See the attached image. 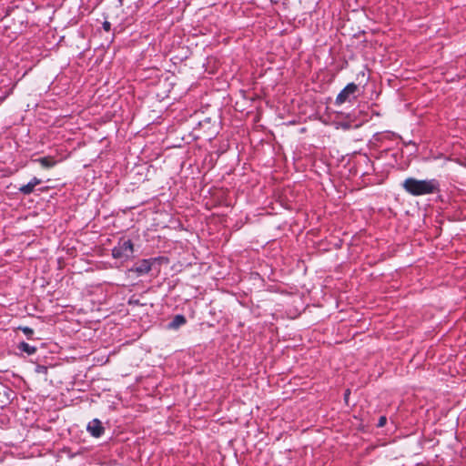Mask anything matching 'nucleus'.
<instances>
[{"mask_svg":"<svg viewBox=\"0 0 466 466\" xmlns=\"http://www.w3.org/2000/svg\"><path fill=\"white\" fill-rule=\"evenodd\" d=\"M401 186L407 193L415 197L435 194L441 191L440 182L436 178L420 180L408 177L402 182Z\"/></svg>","mask_w":466,"mask_h":466,"instance_id":"obj_1","label":"nucleus"},{"mask_svg":"<svg viewBox=\"0 0 466 466\" xmlns=\"http://www.w3.org/2000/svg\"><path fill=\"white\" fill-rule=\"evenodd\" d=\"M134 245L130 239L121 238L112 249V257L116 259L127 261L133 257Z\"/></svg>","mask_w":466,"mask_h":466,"instance_id":"obj_2","label":"nucleus"},{"mask_svg":"<svg viewBox=\"0 0 466 466\" xmlns=\"http://www.w3.org/2000/svg\"><path fill=\"white\" fill-rule=\"evenodd\" d=\"M161 259H162V258H160V257L152 258H148V259H142V260L138 261L137 263H136L129 269V271L136 272L137 275L147 274L151 270L153 265L157 262H159Z\"/></svg>","mask_w":466,"mask_h":466,"instance_id":"obj_3","label":"nucleus"},{"mask_svg":"<svg viewBox=\"0 0 466 466\" xmlns=\"http://www.w3.org/2000/svg\"><path fill=\"white\" fill-rule=\"evenodd\" d=\"M358 91V86L355 83L348 84L337 96L336 104L342 105L346 101H350V97L355 96Z\"/></svg>","mask_w":466,"mask_h":466,"instance_id":"obj_4","label":"nucleus"},{"mask_svg":"<svg viewBox=\"0 0 466 466\" xmlns=\"http://www.w3.org/2000/svg\"><path fill=\"white\" fill-rule=\"evenodd\" d=\"M57 161L54 157L46 156V157H39L35 158L31 157V164L34 165L35 168L37 169H50L56 165Z\"/></svg>","mask_w":466,"mask_h":466,"instance_id":"obj_5","label":"nucleus"},{"mask_svg":"<svg viewBox=\"0 0 466 466\" xmlns=\"http://www.w3.org/2000/svg\"><path fill=\"white\" fill-rule=\"evenodd\" d=\"M86 430L95 438H99L105 431V429L98 419L92 420L87 424Z\"/></svg>","mask_w":466,"mask_h":466,"instance_id":"obj_6","label":"nucleus"},{"mask_svg":"<svg viewBox=\"0 0 466 466\" xmlns=\"http://www.w3.org/2000/svg\"><path fill=\"white\" fill-rule=\"evenodd\" d=\"M187 322L185 316L176 315L173 319L168 323L167 327L171 329H177Z\"/></svg>","mask_w":466,"mask_h":466,"instance_id":"obj_7","label":"nucleus"},{"mask_svg":"<svg viewBox=\"0 0 466 466\" xmlns=\"http://www.w3.org/2000/svg\"><path fill=\"white\" fill-rule=\"evenodd\" d=\"M43 182V179L42 178H37V177H33L31 178V184H30V187H31V191H33V188L35 186L40 184Z\"/></svg>","mask_w":466,"mask_h":466,"instance_id":"obj_8","label":"nucleus"},{"mask_svg":"<svg viewBox=\"0 0 466 466\" xmlns=\"http://www.w3.org/2000/svg\"><path fill=\"white\" fill-rule=\"evenodd\" d=\"M102 27L105 31L108 32L111 29V24L108 21H105L102 25Z\"/></svg>","mask_w":466,"mask_h":466,"instance_id":"obj_9","label":"nucleus"},{"mask_svg":"<svg viewBox=\"0 0 466 466\" xmlns=\"http://www.w3.org/2000/svg\"><path fill=\"white\" fill-rule=\"evenodd\" d=\"M387 419L384 416H381L378 422V427H383L386 424Z\"/></svg>","mask_w":466,"mask_h":466,"instance_id":"obj_10","label":"nucleus"},{"mask_svg":"<svg viewBox=\"0 0 466 466\" xmlns=\"http://www.w3.org/2000/svg\"><path fill=\"white\" fill-rule=\"evenodd\" d=\"M23 350L29 352V346L26 343H22Z\"/></svg>","mask_w":466,"mask_h":466,"instance_id":"obj_11","label":"nucleus"},{"mask_svg":"<svg viewBox=\"0 0 466 466\" xmlns=\"http://www.w3.org/2000/svg\"><path fill=\"white\" fill-rule=\"evenodd\" d=\"M350 390H346V392H345V394H344V397H345V400H346V404H347V405H349V403H348V400H348V396L350 395Z\"/></svg>","mask_w":466,"mask_h":466,"instance_id":"obj_12","label":"nucleus"},{"mask_svg":"<svg viewBox=\"0 0 466 466\" xmlns=\"http://www.w3.org/2000/svg\"><path fill=\"white\" fill-rule=\"evenodd\" d=\"M21 189H22V191H24V192H25V193H26V192H29V185H25V186H24Z\"/></svg>","mask_w":466,"mask_h":466,"instance_id":"obj_13","label":"nucleus"},{"mask_svg":"<svg viewBox=\"0 0 466 466\" xmlns=\"http://www.w3.org/2000/svg\"><path fill=\"white\" fill-rule=\"evenodd\" d=\"M23 331H24L25 333H28V332H29V328H27V327L24 328V329H23Z\"/></svg>","mask_w":466,"mask_h":466,"instance_id":"obj_14","label":"nucleus"},{"mask_svg":"<svg viewBox=\"0 0 466 466\" xmlns=\"http://www.w3.org/2000/svg\"><path fill=\"white\" fill-rule=\"evenodd\" d=\"M35 348L31 346V349H30L31 354H33L35 352Z\"/></svg>","mask_w":466,"mask_h":466,"instance_id":"obj_15","label":"nucleus"}]
</instances>
